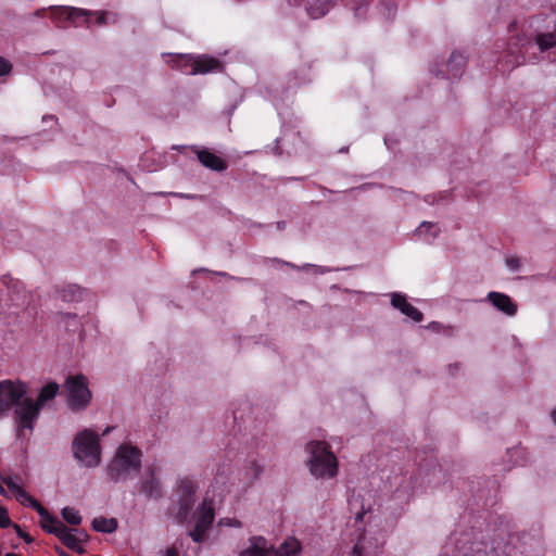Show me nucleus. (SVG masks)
<instances>
[{
	"mask_svg": "<svg viewBox=\"0 0 556 556\" xmlns=\"http://www.w3.org/2000/svg\"><path fill=\"white\" fill-rule=\"evenodd\" d=\"M46 10L45 9H41V10H37L35 15L38 16V17H42L43 14H45Z\"/></svg>",
	"mask_w": 556,
	"mask_h": 556,
	"instance_id": "e433bc0d",
	"label": "nucleus"
},
{
	"mask_svg": "<svg viewBox=\"0 0 556 556\" xmlns=\"http://www.w3.org/2000/svg\"><path fill=\"white\" fill-rule=\"evenodd\" d=\"M42 408L29 397H24L14 409V419L17 426V435L24 430L33 431Z\"/></svg>",
	"mask_w": 556,
	"mask_h": 556,
	"instance_id": "6e6552de",
	"label": "nucleus"
},
{
	"mask_svg": "<svg viewBox=\"0 0 556 556\" xmlns=\"http://www.w3.org/2000/svg\"><path fill=\"white\" fill-rule=\"evenodd\" d=\"M195 488L191 480L182 479L178 486V497L194 500Z\"/></svg>",
	"mask_w": 556,
	"mask_h": 556,
	"instance_id": "393cba45",
	"label": "nucleus"
},
{
	"mask_svg": "<svg viewBox=\"0 0 556 556\" xmlns=\"http://www.w3.org/2000/svg\"><path fill=\"white\" fill-rule=\"evenodd\" d=\"M180 197L186 198V199H194L195 198V195H190V194H181Z\"/></svg>",
	"mask_w": 556,
	"mask_h": 556,
	"instance_id": "4c0bfd02",
	"label": "nucleus"
},
{
	"mask_svg": "<svg viewBox=\"0 0 556 556\" xmlns=\"http://www.w3.org/2000/svg\"><path fill=\"white\" fill-rule=\"evenodd\" d=\"M193 505L194 500L178 497L177 503L169 509V511L172 515H174L177 522L184 523L187 520Z\"/></svg>",
	"mask_w": 556,
	"mask_h": 556,
	"instance_id": "6ab92c4d",
	"label": "nucleus"
},
{
	"mask_svg": "<svg viewBox=\"0 0 556 556\" xmlns=\"http://www.w3.org/2000/svg\"><path fill=\"white\" fill-rule=\"evenodd\" d=\"M170 63L173 67H177L184 70L189 64L192 65L191 73L197 74H205L208 72H213L222 67L220 61L212 56H202L195 60H192L190 56L185 54H176L170 55Z\"/></svg>",
	"mask_w": 556,
	"mask_h": 556,
	"instance_id": "9d476101",
	"label": "nucleus"
},
{
	"mask_svg": "<svg viewBox=\"0 0 556 556\" xmlns=\"http://www.w3.org/2000/svg\"><path fill=\"white\" fill-rule=\"evenodd\" d=\"M12 71V64L10 61L0 55V77L10 74Z\"/></svg>",
	"mask_w": 556,
	"mask_h": 556,
	"instance_id": "7c9ffc66",
	"label": "nucleus"
},
{
	"mask_svg": "<svg viewBox=\"0 0 556 556\" xmlns=\"http://www.w3.org/2000/svg\"><path fill=\"white\" fill-rule=\"evenodd\" d=\"M12 525V521L9 517L8 509L3 506H0V528L5 529Z\"/></svg>",
	"mask_w": 556,
	"mask_h": 556,
	"instance_id": "c756f323",
	"label": "nucleus"
},
{
	"mask_svg": "<svg viewBox=\"0 0 556 556\" xmlns=\"http://www.w3.org/2000/svg\"><path fill=\"white\" fill-rule=\"evenodd\" d=\"M227 525L230 527L241 528L242 523L238 519H227Z\"/></svg>",
	"mask_w": 556,
	"mask_h": 556,
	"instance_id": "f704fd0d",
	"label": "nucleus"
},
{
	"mask_svg": "<svg viewBox=\"0 0 556 556\" xmlns=\"http://www.w3.org/2000/svg\"><path fill=\"white\" fill-rule=\"evenodd\" d=\"M55 536L64 544L67 548L83 554L85 549L81 547V543L86 542L88 535L85 531L78 529H70L64 523H60L58 529H54Z\"/></svg>",
	"mask_w": 556,
	"mask_h": 556,
	"instance_id": "ddd939ff",
	"label": "nucleus"
},
{
	"mask_svg": "<svg viewBox=\"0 0 556 556\" xmlns=\"http://www.w3.org/2000/svg\"><path fill=\"white\" fill-rule=\"evenodd\" d=\"M59 384L56 382H49L42 387L40 390L37 400L35 401L41 408L43 405L55 397L59 392Z\"/></svg>",
	"mask_w": 556,
	"mask_h": 556,
	"instance_id": "412c9836",
	"label": "nucleus"
},
{
	"mask_svg": "<svg viewBox=\"0 0 556 556\" xmlns=\"http://www.w3.org/2000/svg\"><path fill=\"white\" fill-rule=\"evenodd\" d=\"M13 494L21 505L31 507L39 514V516L48 515V510L40 504V502L33 497L22 486H20Z\"/></svg>",
	"mask_w": 556,
	"mask_h": 556,
	"instance_id": "a211bd4d",
	"label": "nucleus"
},
{
	"mask_svg": "<svg viewBox=\"0 0 556 556\" xmlns=\"http://www.w3.org/2000/svg\"><path fill=\"white\" fill-rule=\"evenodd\" d=\"M506 265L511 270H518L520 267V260L518 257H508L506 260Z\"/></svg>",
	"mask_w": 556,
	"mask_h": 556,
	"instance_id": "473e14b6",
	"label": "nucleus"
},
{
	"mask_svg": "<svg viewBox=\"0 0 556 556\" xmlns=\"http://www.w3.org/2000/svg\"><path fill=\"white\" fill-rule=\"evenodd\" d=\"M277 225L279 229H282L285 227V222H279Z\"/></svg>",
	"mask_w": 556,
	"mask_h": 556,
	"instance_id": "ea45409f",
	"label": "nucleus"
},
{
	"mask_svg": "<svg viewBox=\"0 0 556 556\" xmlns=\"http://www.w3.org/2000/svg\"><path fill=\"white\" fill-rule=\"evenodd\" d=\"M263 473V466L256 460H252L245 469V476L249 479V484L256 481Z\"/></svg>",
	"mask_w": 556,
	"mask_h": 556,
	"instance_id": "bb28decb",
	"label": "nucleus"
},
{
	"mask_svg": "<svg viewBox=\"0 0 556 556\" xmlns=\"http://www.w3.org/2000/svg\"><path fill=\"white\" fill-rule=\"evenodd\" d=\"M139 492L148 500H160L163 496L161 480L157 478V467L150 465L138 481Z\"/></svg>",
	"mask_w": 556,
	"mask_h": 556,
	"instance_id": "f8f14e48",
	"label": "nucleus"
},
{
	"mask_svg": "<svg viewBox=\"0 0 556 556\" xmlns=\"http://www.w3.org/2000/svg\"><path fill=\"white\" fill-rule=\"evenodd\" d=\"M457 367V364H454L453 365V368H456ZM450 368H452V365L450 366Z\"/></svg>",
	"mask_w": 556,
	"mask_h": 556,
	"instance_id": "37998d69",
	"label": "nucleus"
},
{
	"mask_svg": "<svg viewBox=\"0 0 556 556\" xmlns=\"http://www.w3.org/2000/svg\"><path fill=\"white\" fill-rule=\"evenodd\" d=\"M309 453L308 467L315 478H333L338 473V459L326 441H311L306 444Z\"/></svg>",
	"mask_w": 556,
	"mask_h": 556,
	"instance_id": "f03ea898",
	"label": "nucleus"
},
{
	"mask_svg": "<svg viewBox=\"0 0 556 556\" xmlns=\"http://www.w3.org/2000/svg\"><path fill=\"white\" fill-rule=\"evenodd\" d=\"M301 548V543L295 538H288L278 548H274L267 545L263 536H253L250 546L240 556H296Z\"/></svg>",
	"mask_w": 556,
	"mask_h": 556,
	"instance_id": "20e7f679",
	"label": "nucleus"
},
{
	"mask_svg": "<svg viewBox=\"0 0 556 556\" xmlns=\"http://www.w3.org/2000/svg\"><path fill=\"white\" fill-rule=\"evenodd\" d=\"M440 231V228L437 224L431 222H422L417 229V236H419L425 241L430 242L434 239Z\"/></svg>",
	"mask_w": 556,
	"mask_h": 556,
	"instance_id": "5701e85b",
	"label": "nucleus"
},
{
	"mask_svg": "<svg viewBox=\"0 0 556 556\" xmlns=\"http://www.w3.org/2000/svg\"><path fill=\"white\" fill-rule=\"evenodd\" d=\"M110 430H111V428H106L102 434L103 435L108 434L110 432Z\"/></svg>",
	"mask_w": 556,
	"mask_h": 556,
	"instance_id": "79ce46f5",
	"label": "nucleus"
},
{
	"mask_svg": "<svg viewBox=\"0 0 556 556\" xmlns=\"http://www.w3.org/2000/svg\"><path fill=\"white\" fill-rule=\"evenodd\" d=\"M142 452L130 443L121 444L106 467V473L113 482H125L141 469Z\"/></svg>",
	"mask_w": 556,
	"mask_h": 556,
	"instance_id": "f257e3e1",
	"label": "nucleus"
},
{
	"mask_svg": "<svg viewBox=\"0 0 556 556\" xmlns=\"http://www.w3.org/2000/svg\"><path fill=\"white\" fill-rule=\"evenodd\" d=\"M194 518L195 526L189 532V535L194 542L201 543L204 540L205 532L210 529L215 518V511L212 503L204 500L195 513Z\"/></svg>",
	"mask_w": 556,
	"mask_h": 556,
	"instance_id": "9b49d317",
	"label": "nucleus"
},
{
	"mask_svg": "<svg viewBox=\"0 0 556 556\" xmlns=\"http://www.w3.org/2000/svg\"><path fill=\"white\" fill-rule=\"evenodd\" d=\"M13 528L15 529L16 534L21 539H23L26 543H31L34 541L33 538L28 533L23 531L22 528L17 523H13Z\"/></svg>",
	"mask_w": 556,
	"mask_h": 556,
	"instance_id": "2f4dec72",
	"label": "nucleus"
},
{
	"mask_svg": "<svg viewBox=\"0 0 556 556\" xmlns=\"http://www.w3.org/2000/svg\"><path fill=\"white\" fill-rule=\"evenodd\" d=\"M64 391L67 395V406L73 412L85 409L91 401L88 380L81 374L68 376L64 383Z\"/></svg>",
	"mask_w": 556,
	"mask_h": 556,
	"instance_id": "0eeeda50",
	"label": "nucleus"
},
{
	"mask_svg": "<svg viewBox=\"0 0 556 556\" xmlns=\"http://www.w3.org/2000/svg\"><path fill=\"white\" fill-rule=\"evenodd\" d=\"M533 48V42L526 36H515L510 38L507 50L504 55L498 60L500 70L502 72L511 71L514 67L531 61V56L527 53ZM532 59H536L535 55Z\"/></svg>",
	"mask_w": 556,
	"mask_h": 556,
	"instance_id": "39448f33",
	"label": "nucleus"
},
{
	"mask_svg": "<svg viewBox=\"0 0 556 556\" xmlns=\"http://www.w3.org/2000/svg\"><path fill=\"white\" fill-rule=\"evenodd\" d=\"M319 4L313 5L311 4L308 8V13L312 17L317 18L324 16L330 9V0H316Z\"/></svg>",
	"mask_w": 556,
	"mask_h": 556,
	"instance_id": "a878e982",
	"label": "nucleus"
},
{
	"mask_svg": "<svg viewBox=\"0 0 556 556\" xmlns=\"http://www.w3.org/2000/svg\"><path fill=\"white\" fill-rule=\"evenodd\" d=\"M467 59L459 52H453L445 64L446 72L440 70L437 76L446 77L448 79H457L462 76Z\"/></svg>",
	"mask_w": 556,
	"mask_h": 556,
	"instance_id": "4468645a",
	"label": "nucleus"
},
{
	"mask_svg": "<svg viewBox=\"0 0 556 556\" xmlns=\"http://www.w3.org/2000/svg\"><path fill=\"white\" fill-rule=\"evenodd\" d=\"M535 45L541 52H545L556 47V29L553 31L538 33L535 35Z\"/></svg>",
	"mask_w": 556,
	"mask_h": 556,
	"instance_id": "aec40b11",
	"label": "nucleus"
},
{
	"mask_svg": "<svg viewBox=\"0 0 556 556\" xmlns=\"http://www.w3.org/2000/svg\"><path fill=\"white\" fill-rule=\"evenodd\" d=\"M195 153L199 162L206 168L215 172H224L228 167V164L224 159L207 149L197 150Z\"/></svg>",
	"mask_w": 556,
	"mask_h": 556,
	"instance_id": "dca6fc26",
	"label": "nucleus"
},
{
	"mask_svg": "<svg viewBox=\"0 0 556 556\" xmlns=\"http://www.w3.org/2000/svg\"><path fill=\"white\" fill-rule=\"evenodd\" d=\"M274 265H285V266H289L291 268H298L294 264L292 263H289V262H286V261H282L280 258H270L269 260Z\"/></svg>",
	"mask_w": 556,
	"mask_h": 556,
	"instance_id": "72a5a7b5",
	"label": "nucleus"
},
{
	"mask_svg": "<svg viewBox=\"0 0 556 556\" xmlns=\"http://www.w3.org/2000/svg\"><path fill=\"white\" fill-rule=\"evenodd\" d=\"M61 514H62L63 519H64L67 523L72 525V526H78V525H80V522H81V517H80V515H79V514H78V511H77L75 508H73V507H68V506L64 507V508L62 509V513H61Z\"/></svg>",
	"mask_w": 556,
	"mask_h": 556,
	"instance_id": "cd10ccee",
	"label": "nucleus"
},
{
	"mask_svg": "<svg viewBox=\"0 0 556 556\" xmlns=\"http://www.w3.org/2000/svg\"><path fill=\"white\" fill-rule=\"evenodd\" d=\"M40 517H41L40 526L43 529V531L55 535L54 529H58L60 523H63V522L60 521L53 515H51L49 511H48V515L40 516Z\"/></svg>",
	"mask_w": 556,
	"mask_h": 556,
	"instance_id": "b1692460",
	"label": "nucleus"
},
{
	"mask_svg": "<svg viewBox=\"0 0 556 556\" xmlns=\"http://www.w3.org/2000/svg\"><path fill=\"white\" fill-rule=\"evenodd\" d=\"M552 418H553L554 422L556 424V409H554L552 412Z\"/></svg>",
	"mask_w": 556,
	"mask_h": 556,
	"instance_id": "58836bf2",
	"label": "nucleus"
},
{
	"mask_svg": "<svg viewBox=\"0 0 556 556\" xmlns=\"http://www.w3.org/2000/svg\"><path fill=\"white\" fill-rule=\"evenodd\" d=\"M27 392V384L21 380L0 381V415L16 407Z\"/></svg>",
	"mask_w": 556,
	"mask_h": 556,
	"instance_id": "1a4fd4ad",
	"label": "nucleus"
},
{
	"mask_svg": "<svg viewBox=\"0 0 556 556\" xmlns=\"http://www.w3.org/2000/svg\"><path fill=\"white\" fill-rule=\"evenodd\" d=\"M391 304L394 308L399 309L405 316L412 318L414 321L419 323L424 319V314L407 302L406 296L400 293H393Z\"/></svg>",
	"mask_w": 556,
	"mask_h": 556,
	"instance_id": "2eb2a0df",
	"label": "nucleus"
},
{
	"mask_svg": "<svg viewBox=\"0 0 556 556\" xmlns=\"http://www.w3.org/2000/svg\"><path fill=\"white\" fill-rule=\"evenodd\" d=\"M92 528L98 532L112 533L117 529L115 518L97 517L92 520Z\"/></svg>",
	"mask_w": 556,
	"mask_h": 556,
	"instance_id": "4be33fe9",
	"label": "nucleus"
},
{
	"mask_svg": "<svg viewBox=\"0 0 556 556\" xmlns=\"http://www.w3.org/2000/svg\"><path fill=\"white\" fill-rule=\"evenodd\" d=\"M488 300L493 304V306L507 316H514L517 313V305L505 293L491 291L488 293Z\"/></svg>",
	"mask_w": 556,
	"mask_h": 556,
	"instance_id": "f3484780",
	"label": "nucleus"
},
{
	"mask_svg": "<svg viewBox=\"0 0 556 556\" xmlns=\"http://www.w3.org/2000/svg\"><path fill=\"white\" fill-rule=\"evenodd\" d=\"M0 495L8 497V492H7V490L2 486V484H1V483H0Z\"/></svg>",
	"mask_w": 556,
	"mask_h": 556,
	"instance_id": "c9c22d12",
	"label": "nucleus"
},
{
	"mask_svg": "<svg viewBox=\"0 0 556 556\" xmlns=\"http://www.w3.org/2000/svg\"><path fill=\"white\" fill-rule=\"evenodd\" d=\"M74 457L85 467L96 468L101 463V445L99 435L90 430L79 431L72 443Z\"/></svg>",
	"mask_w": 556,
	"mask_h": 556,
	"instance_id": "7ed1b4c3",
	"label": "nucleus"
},
{
	"mask_svg": "<svg viewBox=\"0 0 556 556\" xmlns=\"http://www.w3.org/2000/svg\"><path fill=\"white\" fill-rule=\"evenodd\" d=\"M96 16V24L98 25H106L111 23H115L117 21L116 14L109 13L105 11L91 12L78 8L72 7H53L50 10V16L54 21H71L76 23V21L80 17L85 18L87 27L90 26V16Z\"/></svg>",
	"mask_w": 556,
	"mask_h": 556,
	"instance_id": "423d86ee",
	"label": "nucleus"
},
{
	"mask_svg": "<svg viewBox=\"0 0 556 556\" xmlns=\"http://www.w3.org/2000/svg\"><path fill=\"white\" fill-rule=\"evenodd\" d=\"M4 556H22V555L15 554V553H7Z\"/></svg>",
	"mask_w": 556,
	"mask_h": 556,
	"instance_id": "a19ab883",
	"label": "nucleus"
},
{
	"mask_svg": "<svg viewBox=\"0 0 556 556\" xmlns=\"http://www.w3.org/2000/svg\"><path fill=\"white\" fill-rule=\"evenodd\" d=\"M16 479H17V477H12V476H8V475L1 476V481L7 485V488L12 493H14L21 486L15 481Z\"/></svg>",
	"mask_w": 556,
	"mask_h": 556,
	"instance_id": "c85d7f7f",
	"label": "nucleus"
}]
</instances>
